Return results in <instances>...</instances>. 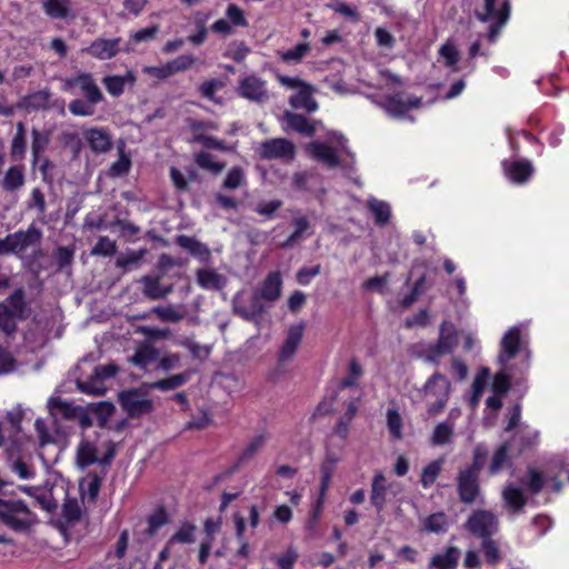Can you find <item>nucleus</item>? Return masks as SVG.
<instances>
[{
	"mask_svg": "<svg viewBox=\"0 0 569 569\" xmlns=\"http://www.w3.org/2000/svg\"><path fill=\"white\" fill-rule=\"evenodd\" d=\"M517 355H521L522 357V365L520 368V371L522 372L529 368L530 353L522 346L520 327L513 326L503 335L500 341V350L497 361L501 366V369L493 377L492 390L495 393L503 396L509 391L512 379V369L508 363Z\"/></svg>",
	"mask_w": 569,
	"mask_h": 569,
	"instance_id": "f257e3e1",
	"label": "nucleus"
},
{
	"mask_svg": "<svg viewBox=\"0 0 569 569\" xmlns=\"http://www.w3.org/2000/svg\"><path fill=\"white\" fill-rule=\"evenodd\" d=\"M19 317L6 311L4 307H0V329L8 336L12 335L17 330L16 320Z\"/></svg>",
	"mask_w": 569,
	"mask_h": 569,
	"instance_id": "0e129e2a",
	"label": "nucleus"
},
{
	"mask_svg": "<svg viewBox=\"0 0 569 569\" xmlns=\"http://www.w3.org/2000/svg\"><path fill=\"white\" fill-rule=\"evenodd\" d=\"M455 423L449 420L438 423L430 438L432 446H443L451 441L453 437Z\"/></svg>",
	"mask_w": 569,
	"mask_h": 569,
	"instance_id": "a19ab883",
	"label": "nucleus"
},
{
	"mask_svg": "<svg viewBox=\"0 0 569 569\" xmlns=\"http://www.w3.org/2000/svg\"><path fill=\"white\" fill-rule=\"evenodd\" d=\"M263 445L264 436L259 435L253 437L239 455L234 463V469H238L244 466L247 462H249L256 456V453L263 447Z\"/></svg>",
	"mask_w": 569,
	"mask_h": 569,
	"instance_id": "4c0bfd02",
	"label": "nucleus"
},
{
	"mask_svg": "<svg viewBox=\"0 0 569 569\" xmlns=\"http://www.w3.org/2000/svg\"><path fill=\"white\" fill-rule=\"evenodd\" d=\"M506 177L513 183H526L533 173V167L528 160H503L501 162Z\"/></svg>",
	"mask_w": 569,
	"mask_h": 569,
	"instance_id": "f3484780",
	"label": "nucleus"
},
{
	"mask_svg": "<svg viewBox=\"0 0 569 569\" xmlns=\"http://www.w3.org/2000/svg\"><path fill=\"white\" fill-rule=\"evenodd\" d=\"M24 181L23 167L12 166L6 171L4 177L0 180V188L6 191L13 192L21 189Z\"/></svg>",
	"mask_w": 569,
	"mask_h": 569,
	"instance_id": "c756f323",
	"label": "nucleus"
},
{
	"mask_svg": "<svg viewBox=\"0 0 569 569\" xmlns=\"http://www.w3.org/2000/svg\"><path fill=\"white\" fill-rule=\"evenodd\" d=\"M466 528L479 538H488L498 530L497 517L488 510H477L470 515Z\"/></svg>",
	"mask_w": 569,
	"mask_h": 569,
	"instance_id": "ddd939ff",
	"label": "nucleus"
},
{
	"mask_svg": "<svg viewBox=\"0 0 569 569\" xmlns=\"http://www.w3.org/2000/svg\"><path fill=\"white\" fill-rule=\"evenodd\" d=\"M292 224L295 227L293 232L288 237V239L281 243V248H291L298 241L305 239L310 236L308 230L310 229V222L306 217H295L292 219Z\"/></svg>",
	"mask_w": 569,
	"mask_h": 569,
	"instance_id": "f704fd0d",
	"label": "nucleus"
},
{
	"mask_svg": "<svg viewBox=\"0 0 569 569\" xmlns=\"http://www.w3.org/2000/svg\"><path fill=\"white\" fill-rule=\"evenodd\" d=\"M146 252L147 251L144 249H141L138 251H131L124 256H120L116 261V266L124 270H128L131 267H138Z\"/></svg>",
	"mask_w": 569,
	"mask_h": 569,
	"instance_id": "3c124183",
	"label": "nucleus"
},
{
	"mask_svg": "<svg viewBox=\"0 0 569 569\" xmlns=\"http://www.w3.org/2000/svg\"><path fill=\"white\" fill-rule=\"evenodd\" d=\"M307 151L328 168H336L340 164L337 151L327 143L311 142L308 144Z\"/></svg>",
	"mask_w": 569,
	"mask_h": 569,
	"instance_id": "4be33fe9",
	"label": "nucleus"
},
{
	"mask_svg": "<svg viewBox=\"0 0 569 569\" xmlns=\"http://www.w3.org/2000/svg\"><path fill=\"white\" fill-rule=\"evenodd\" d=\"M391 485L388 483L382 472H376L371 481L370 502L377 512H381L387 503L388 491Z\"/></svg>",
	"mask_w": 569,
	"mask_h": 569,
	"instance_id": "a211bd4d",
	"label": "nucleus"
},
{
	"mask_svg": "<svg viewBox=\"0 0 569 569\" xmlns=\"http://www.w3.org/2000/svg\"><path fill=\"white\" fill-rule=\"evenodd\" d=\"M130 167V158L121 152L119 159L110 166L108 174L112 178L121 177L129 172Z\"/></svg>",
	"mask_w": 569,
	"mask_h": 569,
	"instance_id": "052dcab7",
	"label": "nucleus"
},
{
	"mask_svg": "<svg viewBox=\"0 0 569 569\" xmlns=\"http://www.w3.org/2000/svg\"><path fill=\"white\" fill-rule=\"evenodd\" d=\"M442 462V460H433L423 468L420 482L425 489H428L433 485L441 472Z\"/></svg>",
	"mask_w": 569,
	"mask_h": 569,
	"instance_id": "49530a36",
	"label": "nucleus"
},
{
	"mask_svg": "<svg viewBox=\"0 0 569 569\" xmlns=\"http://www.w3.org/2000/svg\"><path fill=\"white\" fill-rule=\"evenodd\" d=\"M480 448L475 450V461L458 472L457 489L459 499L463 503H473L480 497V487L478 482V473L480 470Z\"/></svg>",
	"mask_w": 569,
	"mask_h": 569,
	"instance_id": "6e6552de",
	"label": "nucleus"
},
{
	"mask_svg": "<svg viewBox=\"0 0 569 569\" xmlns=\"http://www.w3.org/2000/svg\"><path fill=\"white\" fill-rule=\"evenodd\" d=\"M117 251V244L116 241L111 240L108 237H100L93 247L91 253L93 256H103V257H110L114 254Z\"/></svg>",
	"mask_w": 569,
	"mask_h": 569,
	"instance_id": "864d4df0",
	"label": "nucleus"
},
{
	"mask_svg": "<svg viewBox=\"0 0 569 569\" xmlns=\"http://www.w3.org/2000/svg\"><path fill=\"white\" fill-rule=\"evenodd\" d=\"M489 377H490V370L486 367L481 368L477 372L475 380L472 382V392L475 393V398L481 397Z\"/></svg>",
	"mask_w": 569,
	"mask_h": 569,
	"instance_id": "774afa93",
	"label": "nucleus"
},
{
	"mask_svg": "<svg viewBox=\"0 0 569 569\" xmlns=\"http://www.w3.org/2000/svg\"><path fill=\"white\" fill-rule=\"evenodd\" d=\"M27 495L33 497L40 507L48 511L53 512L58 508V499L56 498L57 491H61L66 495L62 503L61 516L68 525H73L80 521L82 517V506L76 498H68L63 486H52L50 488L40 487H21L20 488Z\"/></svg>",
	"mask_w": 569,
	"mask_h": 569,
	"instance_id": "f03ea898",
	"label": "nucleus"
},
{
	"mask_svg": "<svg viewBox=\"0 0 569 569\" xmlns=\"http://www.w3.org/2000/svg\"><path fill=\"white\" fill-rule=\"evenodd\" d=\"M101 486V479L97 475H89L80 485V493L82 501L88 500L94 502Z\"/></svg>",
	"mask_w": 569,
	"mask_h": 569,
	"instance_id": "58836bf2",
	"label": "nucleus"
},
{
	"mask_svg": "<svg viewBox=\"0 0 569 569\" xmlns=\"http://www.w3.org/2000/svg\"><path fill=\"white\" fill-rule=\"evenodd\" d=\"M41 231L34 227L19 230L0 239V253H22L39 243Z\"/></svg>",
	"mask_w": 569,
	"mask_h": 569,
	"instance_id": "1a4fd4ad",
	"label": "nucleus"
},
{
	"mask_svg": "<svg viewBox=\"0 0 569 569\" xmlns=\"http://www.w3.org/2000/svg\"><path fill=\"white\" fill-rule=\"evenodd\" d=\"M98 461L97 448L90 441L82 439L77 447L76 463L84 469Z\"/></svg>",
	"mask_w": 569,
	"mask_h": 569,
	"instance_id": "7c9ffc66",
	"label": "nucleus"
},
{
	"mask_svg": "<svg viewBox=\"0 0 569 569\" xmlns=\"http://www.w3.org/2000/svg\"><path fill=\"white\" fill-rule=\"evenodd\" d=\"M94 106L88 100L74 99L69 103V111L77 117H90L94 113Z\"/></svg>",
	"mask_w": 569,
	"mask_h": 569,
	"instance_id": "bf43d9fd",
	"label": "nucleus"
},
{
	"mask_svg": "<svg viewBox=\"0 0 569 569\" xmlns=\"http://www.w3.org/2000/svg\"><path fill=\"white\" fill-rule=\"evenodd\" d=\"M510 14L508 0H483V8L476 11V17L481 22L489 23L487 37L495 42L500 30L505 27Z\"/></svg>",
	"mask_w": 569,
	"mask_h": 569,
	"instance_id": "0eeeda50",
	"label": "nucleus"
},
{
	"mask_svg": "<svg viewBox=\"0 0 569 569\" xmlns=\"http://www.w3.org/2000/svg\"><path fill=\"white\" fill-rule=\"evenodd\" d=\"M451 383L448 378L439 372H435L419 389V393L428 401L427 411L429 416L439 415L449 400Z\"/></svg>",
	"mask_w": 569,
	"mask_h": 569,
	"instance_id": "20e7f679",
	"label": "nucleus"
},
{
	"mask_svg": "<svg viewBox=\"0 0 569 569\" xmlns=\"http://www.w3.org/2000/svg\"><path fill=\"white\" fill-rule=\"evenodd\" d=\"M196 58L192 54H181L173 60H170V67L173 74L183 72L192 68L196 63Z\"/></svg>",
	"mask_w": 569,
	"mask_h": 569,
	"instance_id": "e2e57ef3",
	"label": "nucleus"
},
{
	"mask_svg": "<svg viewBox=\"0 0 569 569\" xmlns=\"http://www.w3.org/2000/svg\"><path fill=\"white\" fill-rule=\"evenodd\" d=\"M48 137L40 132L37 129L32 130V156H33V162H36L39 158V156L46 150L48 146Z\"/></svg>",
	"mask_w": 569,
	"mask_h": 569,
	"instance_id": "680f3d73",
	"label": "nucleus"
},
{
	"mask_svg": "<svg viewBox=\"0 0 569 569\" xmlns=\"http://www.w3.org/2000/svg\"><path fill=\"white\" fill-rule=\"evenodd\" d=\"M458 343L457 330L449 321L440 325L438 340L433 343L423 346L419 357L430 363H439L440 358L453 352Z\"/></svg>",
	"mask_w": 569,
	"mask_h": 569,
	"instance_id": "423d86ee",
	"label": "nucleus"
},
{
	"mask_svg": "<svg viewBox=\"0 0 569 569\" xmlns=\"http://www.w3.org/2000/svg\"><path fill=\"white\" fill-rule=\"evenodd\" d=\"M119 401L123 410L131 418L140 417L153 410L152 401L134 390L121 392Z\"/></svg>",
	"mask_w": 569,
	"mask_h": 569,
	"instance_id": "4468645a",
	"label": "nucleus"
},
{
	"mask_svg": "<svg viewBox=\"0 0 569 569\" xmlns=\"http://www.w3.org/2000/svg\"><path fill=\"white\" fill-rule=\"evenodd\" d=\"M44 13L51 19L73 18L70 0H41Z\"/></svg>",
	"mask_w": 569,
	"mask_h": 569,
	"instance_id": "bb28decb",
	"label": "nucleus"
},
{
	"mask_svg": "<svg viewBox=\"0 0 569 569\" xmlns=\"http://www.w3.org/2000/svg\"><path fill=\"white\" fill-rule=\"evenodd\" d=\"M362 375L361 366L356 361L351 360L349 363V375L340 381L339 388L346 389L357 385L358 378Z\"/></svg>",
	"mask_w": 569,
	"mask_h": 569,
	"instance_id": "69168bd1",
	"label": "nucleus"
},
{
	"mask_svg": "<svg viewBox=\"0 0 569 569\" xmlns=\"http://www.w3.org/2000/svg\"><path fill=\"white\" fill-rule=\"evenodd\" d=\"M8 466L10 471L22 480L32 479L36 476V470L20 458L10 459Z\"/></svg>",
	"mask_w": 569,
	"mask_h": 569,
	"instance_id": "8fccbe9b",
	"label": "nucleus"
},
{
	"mask_svg": "<svg viewBox=\"0 0 569 569\" xmlns=\"http://www.w3.org/2000/svg\"><path fill=\"white\" fill-rule=\"evenodd\" d=\"M502 499L506 507L512 512H519L526 505V497L521 489L508 485L502 491Z\"/></svg>",
	"mask_w": 569,
	"mask_h": 569,
	"instance_id": "72a5a7b5",
	"label": "nucleus"
},
{
	"mask_svg": "<svg viewBox=\"0 0 569 569\" xmlns=\"http://www.w3.org/2000/svg\"><path fill=\"white\" fill-rule=\"evenodd\" d=\"M150 312L156 315L159 320L172 323L181 321L186 316V312L181 308L173 305L157 306L153 307Z\"/></svg>",
	"mask_w": 569,
	"mask_h": 569,
	"instance_id": "ea45409f",
	"label": "nucleus"
},
{
	"mask_svg": "<svg viewBox=\"0 0 569 569\" xmlns=\"http://www.w3.org/2000/svg\"><path fill=\"white\" fill-rule=\"evenodd\" d=\"M254 151L263 160L291 161L296 154V147L284 138H273L259 143Z\"/></svg>",
	"mask_w": 569,
	"mask_h": 569,
	"instance_id": "9d476101",
	"label": "nucleus"
},
{
	"mask_svg": "<svg viewBox=\"0 0 569 569\" xmlns=\"http://www.w3.org/2000/svg\"><path fill=\"white\" fill-rule=\"evenodd\" d=\"M140 283L142 284L143 296L151 300L166 298L173 290L171 284L162 286L159 277L143 276Z\"/></svg>",
	"mask_w": 569,
	"mask_h": 569,
	"instance_id": "b1692460",
	"label": "nucleus"
},
{
	"mask_svg": "<svg viewBox=\"0 0 569 569\" xmlns=\"http://www.w3.org/2000/svg\"><path fill=\"white\" fill-rule=\"evenodd\" d=\"M157 358V349L149 343H142L136 349L129 361L141 369H146L154 362Z\"/></svg>",
	"mask_w": 569,
	"mask_h": 569,
	"instance_id": "2f4dec72",
	"label": "nucleus"
},
{
	"mask_svg": "<svg viewBox=\"0 0 569 569\" xmlns=\"http://www.w3.org/2000/svg\"><path fill=\"white\" fill-rule=\"evenodd\" d=\"M369 210L375 217V222L379 226H383L389 222L391 216V208L388 202L378 200L376 198H369L367 201Z\"/></svg>",
	"mask_w": 569,
	"mask_h": 569,
	"instance_id": "e433bc0d",
	"label": "nucleus"
},
{
	"mask_svg": "<svg viewBox=\"0 0 569 569\" xmlns=\"http://www.w3.org/2000/svg\"><path fill=\"white\" fill-rule=\"evenodd\" d=\"M0 307H4L6 311L13 313L18 317L24 318V292L22 289H17L11 293L7 300L0 303Z\"/></svg>",
	"mask_w": 569,
	"mask_h": 569,
	"instance_id": "79ce46f5",
	"label": "nucleus"
},
{
	"mask_svg": "<svg viewBox=\"0 0 569 569\" xmlns=\"http://www.w3.org/2000/svg\"><path fill=\"white\" fill-rule=\"evenodd\" d=\"M311 51L310 44L308 42L298 43L292 49L280 51L279 58L281 61L287 63H299L302 61V59L309 54Z\"/></svg>",
	"mask_w": 569,
	"mask_h": 569,
	"instance_id": "c03bdc74",
	"label": "nucleus"
},
{
	"mask_svg": "<svg viewBox=\"0 0 569 569\" xmlns=\"http://www.w3.org/2000/svg\"><path fill=\"white\" fill-rule=\"evenodd\" d=\"M315 88L310 83H303L296 92L289 98V103L293 109H302L308 112H315L318 109V103L313 98Z\"/></svg>",
	"mask_w": 569,
	"mask_h": 569,
	"instance_id": "6ab92c4d",
	"label": "nucleus"
},
{
	"mask_svg": "<svg viewBox=\"0 0 569 569\" xmlns=\"http://www.w3.org/2000/svg\"><path fill=\"white\" fill-rule=\"evenodd\" d=\"M84 139L94 153H104L111 149V136L104 128H90L83 132Z\"/></svg>",
	"mask_w": 569,
	"mask_h": 569,
	"instance_id": "aec40b11",
	"label": "nucleus"
},
{
	"mask_svg": "<svg viewBox=\"0 0 569 569\" xmlns=\"http://www.w3.org/2000/svg\"><path fill=\"white\" fill-rule=\"evenodd\" d=\"M238 94L251 102L266 103L270 99L267 81L257 74L241 78L237 88Z\"/></svg>",
	"mask_w": 569,
	"mask_h": 569,
	"instance_id": "9b49d317",
	"label": "nucleus"
},
{
	"mask_svg": "<svg viewBox=\"0 0 569 569\" xmlns=\"http://www.w3.org/2000/svg\"><path fill=\"white\" fill-rule=\"evenodd\" d=\"M305 325L297 323L289 328L287 338L281 347L279 358L281 361H287L296 353L303 336Z\"/></svg>",
	"mask_w": 569,
	"mask_h": 569,
	"instance_id": "5701e85b",
	"label": "nucleus"
},
{
	"mask_svg": "<svg viewBox=\"0 0 569 569\" xmlns=\"http://www.w3.org/2000/svg\"><path fill=\"white\" fill-rule=\"evenodd\" d=\"M136 76L132 71H127L123 76H107L102 79L107 91L112 97H119L124 92L126 84H133Z\"/></svg>",
	"mask_w": 569,
	"mask_h": 569,
	"instance_id": "c85d7f7f",
	"label": "nucleus"
},
{
	"mask_svg": "<svg viewBox=\"0 0 569 569\" xmlns=\"http://www.w3.org/2000/svg\"><path fill=\"white\" fill-rule=\"evenodd\" d=\"M191 378V371H184L178 375H173L167 379H161L151 385V388L168 391L177 389L187 383Z\"/></svg>",
	"mask_w": 569,
	"mask_h": 569,
	"instance_id": "37998d69",
	"label": "nucleus"
},
{
	"mask_svg": "<svg viewBox=\"0 0 569 569\" xmlns=\"http://www.w3.org/2000/svg\"><path fill=\"white\" fill-rule=\"evenodd\" d=\"M197 283L204 290H220L226 286V277L211 268H201L196 272Z\"/></svg>",
	"mask_w": 569,
	"mask_h": 569,
	"instance_id": "393cba45",
	"label": "nucleus"
},
{
	"mask_svg": "<svg viewBox=\"0 0 569 569\" xmlns=\"http://www.w3.org/2000/svg\"><path fill=\"white\" fill-rule=\"evenodd\" d=\"M283 118L287 126L299 133L312 136L316 131L315 126L311 124L308 121V119L302 114H297L287 111L284 112Z\"/></svg>",
	"mask_w": 569,
	"mask_h": 569,
	"instance_id": "c9c22d12",
	"label": "nucleus"
},
{
	"mask_svg": "<svg viewBox=\"0 0 569 569\" xmlns=\"http://www.w3.org/2000/svg\"><path fill=\"white\" fill-rule=\"evenodd\" d=\"M226 18L232 27H247L248 21L240 7L234 3H229L226 9Z\"/></svg>",
	"mask_w": 569,
	"mask_h": 569,
	"instance_id": "5fc2aeb1",
	"label": "nucleus"
},
{
	"mask_svg": "<svg viewBox=\"0 0 569 569\" xmlns=\"http://www.w3.org/2000/svg\"><path fill=\"white\" fill-rule=\"evenodd\" d=\"M73 87H79L86 100L90 102V104H98L104 100V96L97 84L93 76L89 72H79L77 76L67 78L64 80V89H71Z\"/></svg>",
	"mask_w": 569,
	"mask_h": 569,
	"instance_id": "f8f14e48",
	"label": "nucleus"
},
{
	"mask_svg": "<svg viewBox=\"0 0 569 569\" xmlns=\"http://www.w3.org/2000/svg\"><path fill=\"white\" fill-rule=\"evenodd\" d=\"M194 162L203 170L213 174H219L224 164L216 161L214 157L206 151H201L194 156Z\"/></svg>",
	"mask_w": 569,
	"mask_h": 569,
	"instance_id": "a18cd8bd",
	"label": "nucleus"
},
{
	"mask_svg": "<svg viewBox=\"0 0 569 569\" xmlns=\"http://www.w3.org/2000/svg\"><path fill=\"white\" fill-rule=\"evenodd\" d=\"M49 409L53 418H58L59 416L63 418L73 417L74 409L71 407V405L59 399H51L49 401Z\"/></svg>",
	"mask_w": 569,
	"mask_h": 569,
	"instance_id": "4d7b16f0",
	"label": "nucleus"
},
{
	"mask_svg": "<svg viewBox=\"0 0 569 569\" xmlns=\"http://www.w3.org/2000/svg\"><path fill=\"white\" fill-rule=\"evenodd\" d=\"M120 43L121 38H97L90 43V46L81 49V52H86L99 60H109L118 54L120 51Z\"/></svg>",
	"mask_w": 569,
	"mask_h": 569,
	"instance_id": "dca6fc26",
	"label": "nucleus"
},
{
	"mask_svg": "<svg viewBox=\"0 0 569 569\" xmlns=\"http://www.w3.org/2000/svg\"><path fill=\"white\" fill-rule=\"evenodd\" d=\"M461 551L457 547H449L443 552L435 555L429 562L435 569H456Z\"/></svg>",
	"mask_w": 569,
	"mask_h": 569,
	"instance_id": "cd10ccee",
	"label": "nucleus"
},
{
	"mask_svg": "<svg viewBox=\"0 0 569 569\" xmlns=\"http://www.w3.org/2000/svg\"><path fill=\"white\" fill-rule=\"evenodd\" d=\"M508 450H509L508 445L503 443L495 451L491 462H490V466H489L490 475H497L505 467L508 466V463H509Z\"/></svg>",
	"mask_w": 569,
	"mask_h": 569,
	"instance_id": "de8ad7c7",
	"label": "nucleus"
},
{
	"mask_svg": "<svg viewBox=\"0 0 569 569\" xmlns=\"http://www.w3.org/2000/svg\"><path fill=\"white\" fill-rule=\"evenodd\" d=\"M421 103L420 98L408 96L403 93H397L386 96L379 104L386 110V112L392 117L400 118L412 108H418Z\"/></svg>",
	"mask_w": 569,
	"mask_h": 569,
	"instance_id": "2eb2a0df",
	"label": "nucleus"
},
{
	"mask_svg": "<svg viewBox=\"0 0 569 569\" xmlns=\"http://www.w3.org/2000/svg\"><path fill=\"white\" fill-rule=\"evenodd\" d=\"M387 425L392 437L400 439L402 436V419L396 409L387 411Z\"/></svg>",
	"mask_w": 569,
	"mask_h": 569,
	"instance_id": "13d9d810",
	"label": "nucleus"
},
{
	"mask_svg": "<svg viewBox=\"0 0 569 569\" xmlns=\"http://www.w3.org/2000/svg\"><path fill=\"white\" fill-rule=\"evenodd\" d=\"M282 280L279 272L269 273L261 284L252 292L251 303L243 306L234 303V311L246 320H252L263 313L281 293Z\"/></svg>",
	"mask_w": 569,
	"mask_h": 569,
	"instance_id": "7ed1b4c3",
	"label": "nucleus"
},
{
	"mask_svg": "<svg viewBox=\"0 0 569 569\" xmlns=\"http://www.w3.org/2000/svg\"><path fill=\"white\" fill-rule=\"evenodd\" d=\"M118 371V368L114 365L100 366L94 370V379L90 382H81L78 381V387L87 392L92 395H101L103 389L100 387H96L97 382H100L103 379L113 377Z\"/></svg>",
	"mask_w": 569,
	"mask_h": 569,
	"instance_id": "a878e982",
	"label": "nucleus"
},
{
	"mask_svg": "<svg viewBox=\"0 0 569 569\" xmlns=\"http://www.w3.org/2000/svg\"><path fill=\"white\" fill-rule=\"evenodd\" d=\"M224 87V82L220 79H210L204 81L199 87V92L202 97L210 101L218 102L216 99V92Z\"/></svg>",
	"mask_w": 569,
	"mask_h": 569,
	"instance_id": "6e6d98bb",
	"label": "nucleus"
},
{
	"mask_svg": "<svg viewBox=\"0 0 569 569\" xmlns=\"http://www.w3.org/2000/svg\"><path fill=\"white\" fill-rule=\"evenodd\" d=\"M180 346L187 348L193 358L204 359L210 355L211 348L206 345H200L192 338H184L180 341Z\"/></svg>",
	"mask_w": 569,
	"mask_h": 569,
	"instance_id": "603ef678",
	"label": "nucleus"
},
{
	"mask_svg": "<svg viewBox=\"0 0 569 569\" xmlns=\"http://www.w3.org/2000/svg\"><path fill=\"white\" fill-rule=\"evenodd\" d=\"M176 242L182 249L188 251L191 256L198 259L202 263H207L211 259V251L207 244L198 241L193 237L180 234L176 238Z\"/></svg>",
	"mask_w": 569,
	"mask_h": 569,
	"instance_id": "412c9836",
	"label": "nucleus"
},
{
	"mask_svg": "<svg viewBox=\"0 0 569 569\" xmlns=\"http://www.w3.org/2000/svg\"><path fill=\"white\" fill-rule=\"evenodd\" d=\"M0 521L14 531H24L37 518L22 500L0 498Z\"/></svg>",
	"mask_w": 569,
	"mask_h": 569,
	"instance_id": "39448f33",
	"label": "nucleus"
},
{
	"mask_svg": "<svg viewBox=\"0 0 569 569\" xmlns=\"http://www.w3.org/2000/svg\"><path fill=\"white\" fill-rule=\"evenodd\" d=\"M422 530L428 533H443L449 528L448 516L443 511L431 513L421 520Z\"/></svg>",
	"mask_w": 569,
	"mask_h": 569,
	"instance_id": "473e14b6",
	"label": "nucleus"
},
{
	"mask_svg": "<svg viewBox=\"0 0 569 569\" xmlns=\"http://www.w3.org/2000/svg\"><path fill=\"white\" fill-rule=\"evenodd\" d=\"M196 526L192 523H183L179 527L177 532L169 539V541L176 546V543L189 545L194 541Z\"/></svg>",
	"mask_w": 569,
	"mask_h": 569,
	"instance_id": "09e8293b",
	"label": "nucleus"
},
{
	"mask_svg": "<svg viewBox=\"0 0 569 569\" xmlns=\"http://www.w3.org/2000/svg\"><path fill=\"white\" fill-rule=\"evenodd\" d=\"M244 182V173L240 167H233L229 170L224 181L223 187L226 189H237L242 186Z\"/></svg>",
	"mask_w": 569,
	"mask_h": 569,
	"instance_id": "338daca9",
	"label": "nucleus"
}]
</instances>
